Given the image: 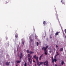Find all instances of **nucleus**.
Instances as JSON below:
<instances>
[{
    "label": "nucleus",
    "instance_id": "obj_37",
    "mask_svg": "<svg viewBox=\"0 0 66 66\" xmlns=\"http://www.w3.org/2000/svg\"><path fill=\"white\" fill-rule=\"evenodd\" d=\"M52 60H54V59H53V57H52Z\"/></svg>",
    "mask_w": 66,
    "mask_h": 66
},
{
    "label": "nucleus",
    "instance_id": "obj_25",
    "mask_svg": "<svg viewBox=\"0 0 66 66\" xmlns=\"http://www.w3.org/2000/svg\"><path fill=\"white\" fill-rule=\"evenodd\" d=\"M44 51H45V47H43L42 48V50H44Z\"/></svg>",
    "mask_w": 66,
    "mask_h": 66
},
{
    "label": "nucleus",
    "instance_id": "obj_22",
    "mask_svg": "<svg viewBox=\"0 0 66 66\" xmlns=\"http://www.w3.org/2000/svg\"><path fill=\"white\" fill-rule=\"evenodd\" d=\"M56 53H57V55H59V53L57 52H56Z\"/></svg>",
    "mask_w": 66,
    "mask_h": 66
},
{
    "label": "nucleus",
    "instance_id": "obj_16",
    "mask_svg": "<svg viewBox=\"0 0 66 66\" xmlns=\"http://www.w3.org/2000/svg\"><path fill=\"white\" fill-rule=\"evenodd\" d=\"M29 39H30V41H31V42H32V41H33V40H32V39H30V38H29Z\"/></svg>",
    "mask_w": 66,
    "mask_h": 66
},
{
    "label": "nucleus",
    "instance_id": "obj_23",
    "mask_svg": "<svg viewBox=\"0 0 66 66\" xmlns=\"http://www.w3.org/2000/svg\"><path fill=\"white\" fill-rule=\"evenodd\" d=\"M41 59H42V57L40 56L39 57V60H41Z\"/></svg>",
    "mask_w": 66,
    "mask_h": 66
},
{
    "label": "nucleus",
    "instance_id": "obj_2",
    "mask_svg": "<svg viewBox=\"0 0 66 66\" xmlns=\"http://www.w3.org/2000/svg\"><path fill=\"white\" fill-rule=\"evenodd\" d=\"M28 56L29 57L28 58V61L29 62L30 64L32 65V56H30V54H29L28 55Z\"/></svg>",
    "mask_w": 66,
    "mask_h": 66
},
{
    "label": "nucleus",
    "instance_id": "obj_41",
    "mask_svg": "<svg viewBox=\"0 0 66 66\" xmlns=\"http://www.w3.org/2000/svg\"><path fill=\"white\" fill-rule=\"evenodd\" d=\"M5 3V4H6V3Z\"/></svg>",
    "mask_w": 66,
    "mask_h": 66
},
{
    "label": "nucleus",
    "instance_id": "obj_9",
    "mask_svg": "<svg viewBox=\"0 0 66 66\" xmlns=\"http://www.w3.org/2000/svg\"><path fill=\"white\" fill-rule=\"evenodd\" d=\"M10 62H9V63H8V62H6V65H10Z\"/></svg>",
    "mask_w": 66,
    "mask_h": 66
},
{
    "label": "nucleus",
    "instance_id": "obj_8",
    "mask_svg": "<svg viewBox=\"0 0 66 66\" xmlns=\"http://www.w3.org/2000/svg\"><path fill=\"white\" fill-rule=\"evenodd\" d=\"M21 61V59H20V61L18 60L16 61V62L17 63H20Z\"/></svg>",
    "mask_w": 66,
    "mask_h": 66
},
{
    "label": "nucleus",
    "instance_id": "obj_1",
    "mask_svg": "<svg viewBox=\"0 0 66 66\" xmlns=\"http://www.w3.org/2000/svg\"><path fill=\"white\" fill-rule=\"evenodd\" d=\"M38 57H37V64L38 66H40V65H43V63L44 64V65L45 66L46 65V66H48L49 65V64L48 63V61H46L45 62H40L39 64V61H38Z\"/></svg>",
    "mask_w": 66,
    "mask_h": 66
},
{
    "label": "nucleus",
    "instance_id": "obj_28",
    "mask_svg": "<svg viewBox=\"0 0 66 66\" xmlns=\"http://www.w3.org/2000/svg\"><path fill=\"white\" fill-rule=\"evenodd\" d=\"M49 49L50 50H52V48H51L50 47L49 48Z\"/></svg>",
    "mask_w": 66,
    "mask_h": 66
},
{
    "label": "nucleus",
    "instance_id": "obj_32",
    "mask_svg": "<svg viewBox=\"0 0 66 66\" xmlns=\"http://www.w3.org/2000/svg\"><path fill=\"white\" fill-rule=\"evenodd\" d=\"M52 52V51H51V50L49 51V52L50 53H51V52Z\"/></svg>",
    "mask_w": 66,
    "mask_h": 66
},
{
    "label": "nucleus",
    "instance_id": "obj_33",
    "mask_svg": "<svg viewBox=\"0 0 66 66\" xmlns=\"http://www.w3.org/2000/svg\"><path fill=\"white\" fill-rule=\"evenodd\" d=\"M33 61L35 63V61L34 60H33Z\"/></svg>",
    "mask_w": 66,
    "mask_h": 66
},
{
    "label": "nucleus",
    "instance_id": "obj_18",
    "mask_svg": "<svg viewBox=\"0 0 66 66\" xmlns=\"http://www.w3.org/2000/svg\"><path fill=\"white\" fill-rule=\"evenodd\" d=\"M15 37L16 38H17V37H18V36L17 35H15Z\"/></svg>",
    "mask_w": 66,
    "mask_h": 66
},
{
    "label": "nucleus",
    "instance_id": "obj_5",
    "mask_svg": "<svg viewBox=\"0 0 66 66\" xmlns=\"http://www.w3.org/2000/svg\"><path fill=\"white\" fill-rule=\"evenodd\" d=\"M33 57L34 59H36V61H37V57L36 56V55H34L33 56Z\"/></svg>",
    "mask_w": 66,
    "mask_h": 66
},
{
    "label": "nucleus",
    "instance_id": "obj_39",
    "mask_svg": "<svg viewBox=\"0 0 66 66\" xmlns=\"http://www.w3.org/2000/svg\"><path fill=\"white\" fill-rule=\"evenodd\" d=\"M54 50L55 51V48H54Z\"/></svg>",
    "mask_w": 66,
    "mask_h": 66
},
{
    "label": "nucleus",
    "instance_id": "obj_38",
    "mask_svg": "<svg viewBox=\"0 0 66 66\" xmlns=\"http://www.w3.org/2000/svg\"><path fill=\"white\" fill-rule=\"evenodd\" d=\"M6 40H7V37L6 38Z\"/></svg>",
    "mask_w": 66,
    "mask_h": 66
},
{
    "label": "nucleus",
    "instance_id": "obj_26",
    "mask_svg": "<svg viewBox=\"0 0 66 66\" xmlns=\"http://www.w3.org/2000/svg\"><path fill=\"white\" fill-rule=\"evenodd\" d=\"M27 53H29V50H27Z\"/></svg>",
    "mask_w": 66,
    "mask_h": 66
},
{
    "label": "nucleus",
    "instance_id": "obj_14",
    "mask_svg": "<svg viewBox=\"0 0 66 66\" xmlns=\"http://www.w3.org/2000/svg\"><path fill=\"white\" fill-rule=\"evenodd\" d=\"M56 16H57V19H58V22H59V18H58V17H57V14H56Z\"/></svg>",
    "mask_w": 66,
    "mask_h": 66
},
{
    "label": "nucleus",
    "instance_id": "obj_21",
    "mask_svg": "<svg viewBox=\"0 0 66 66\" xmlns=\"http://www.w3.org/2000/svg\"><path fill=\"white\" fill-rule=\"evenodd\" d=\"M57 55H56L54 56V58H56V57L57 56Z\"/></svg>",
    "mask_w": 66,
    "mask_h": 66
},
{
    "label": "nucleus",
    "instance_id": "obj_24",
    "mask_svg": "<svg viewBox=\"0 0 66 66\" xmlns=\"http://www.w3.org/2000/svg\"><path fill=\"white\" fill-rule=\"evenodd\" d=\"M39 44V43H38V42H37V46H38V45Z\"/></svg>",
    "mask_w": 66,
    "mask_h": 66
},
{
    "label": "nucleus",
    "instance_id": "obj_19",
    "mask_svg": "<svg viewBox=\"0 0 66 66\" xmlns=\"http://www.w3.org/2000/svg\"><path fill=\"white\" fill-rule=\"evenodd\" d=\"M24 66H27V63H26V62L25 63V64H24Z\"/></svg>",
    "mask_w": 66,
    "mask_h": 66
},
{
    "label": "nucleus",
    "instance_id": "obj_29",
    "mask_svg": "<svg viewBox=\"0 0 66 66\" xmlns=\"http://www.w3.org/2000/svg\"><path fill=\"white\" fill-rule=\"evenodd\" d=\"M52 63H54V59H52Z\"/></svg>",
    "mask_w": 66,
    "mask_h": 66
},
{
    "label": "nucleus",
    "instance_id": "obj_4",
    "mask_svg": "<svg viewBox=\"0 0 66 66\" xmlns=\"http://www.w3.org/2000/svg\"><path fill=\"white\" fill-rule=\"evenodd\" d=\"M61 65H63L64 64H65V63L64 62L63 60H61Z\"/></svg>",
    "mask_w": 66,
    "mask_h": 66
},
{
    "label": "nucleus",
    "instance_id": "obj_3",
    "mask_svg": "<svg viewBox=\"0 0 66 66\" xmlns=\"http://www.w3.org/2000/svg\"><path fill=\"white\" fill-rule=\"evenodd\" d=\"M23 56V55H22V53H21L20 54V59H21V58H22V57Z\"/></svg>",
    "mask_w": 66,
    "mask_h": 66
},
{
    "label": "nucleus",
    "instance_id": "obj_31",
    "mask_svg": "<svg viewBox=\"0 0 66 66\" xmlns=\"http://www.w3.org/2000/svg\"><path fill=\"white\" fill-rule=\"evenodd\" d=\"M22 44H23V45H24V43L23 42V41H22Z\"/></svg>",
    "mask_w": 66,
    "mask_h": 66
},
{
    "label": "nucleus",
    "instance_id": "obj_36",
    "mask_svg": "<svg viewBox=\"0 0 66 66\" xmlns=\"http://www.w3.org/2000/svg\"><path fill=\"white\" fill-rule=\"evenodd\" d=\"M55 66H57V65L56 64L55 65Z\"/></svg>",
    "mask_w": 66,
    "mask_h": 66
},
{
    "label": "nucleus",
    "instance_id": "obj_30",
    "mask_svg": "<svg viewBox=\"0 0 66 66\" xmlns=\"http://www.w3.org/2000/svg\"><path fill=\"white\" fill-rule=\"evenodd\" d=\"M64 32H65V33L66 34V29L65 30Z\"/></svg>",
    "mask_w": 66,
    "mask_h": 66
},
{
    "label": "nucleus",
    "instance_id": "obj_12",
    "mask_svg": "<svg viewBox=\"0 0 66 66\" xmlns=\"http://www.w3.org/2000/svg\"><path fill=\"white\" fill-rule=\"evenodd\" d=\"M35 38L36 39H37V38H38V37H37V36H36V35H35Z\"/></svg>",
    "mask_w": 66,
    "mask_h": 66
},
{
    "label": "nucleus",
    "instance_id": "obj_15",
    "mask_svg": "<svg viewBox=\"0 0 66 66\" xmlns=\"http://www.w3.org/2000/svg\"><path fill=\"white\" fill-rule=\"evenodd\" d=\"M43 24L44 25H45L46 24V22L45 21L43 22Z\"/></svg>",
    "mask_w": 66,
    "mask_h": 66
},
{
    "label": "nucleus",
    "instance_id": "obj_6",
    "mask_svg": "<svg viewBox=\"0 0 66 66\" xmlns=\"http://www.w3.org/2000/svg\"><path fill=\"white\" fill-rule=\"evenodd\" d=\"M48 46H46L45 47V51H46V50H47V48H48Z\"/></svg>",
    "mask_w": 66,
    "mask_h": 66
},
{
    "label": "nucleus",
    "instance_id": "obj_11",
    "mask_svg": "<svg viewBox=\"0 0 66 66\" xmlns=\"http://www.w3.org/2000/svg\"><path fill=\"white\" fill-rule=\"evenodd\" d=\"M63 48H60L59 50L60 51V52L62 51H63Z\"/></svg>",
    "mask_w": 66,
    "mask_h": 66
},
{
    "label": "nucleus",
    "instance_id": "obj_17",
    "mask_svg": "<svg viewBox=\"0 0 66 66\" xmlns=\"http://www.w3.org/2000/svg\"><path fill=\"white\" fill-rule=\"evenodd\" d=\"M54 62H56L57 61L56 59H55V58H54Z\"/></svg>",
    "mask_w": 66,
    "mask_h": 66
},
{
    "label": "nucleus",
    "instance_id": "obj_34",
    "mask_svg": "<svg viewBox=\"0 0 66 66\" xmlns=\"http://www.w3.org/2000/svg\"><path fill=\"white\" fill-rule=\"evenodd\" d=\"M62 4H65V3H64V2H63L62 3Z\"/></svg>",
    "mask_w": 66,
    "mask_h": 66
},
{
    "label": "nucleus",
    "instance_id": "obj_10",
    "mask_svg": "<svg viewBox=\"0 0 66 66\" xmlns=\"http://www.w3.org/2000/svg\"><path fill=\"white\" fill-rule=\"evenodd\" d=\"M29 53L30 54H33V53H34V52H33L31 51H30Z\"/></svg>",
    "mask_w": 66,
    "mask_h": 66
},
{
    "label": "nucleus",
    "instance_id": "obj_13",
    "mask_svg": "<svg viewBox=\"0 0 66 66\" xmlns=\"http://www.w3.org/2000/svg\"><path fill=\"white\" fill-rule=\"evenodd\" d=\"M44 52H45V55H47V50H46L45 51V50Z\"/></svg>",
    "mask_w": 66,
    "mask_h": 66
},
{
    "label": "nucleus",
    "instance_id": "obj_40",
    "mask_svg": "<svg viewBox=\"0 0 66 66\" xmlns=\"http://www.w3.org/2000/svg\"><path fill=\"white\" fill-rule=\"evenodd\" d=\"M62 1H63V0H62L61 1V2H62Z\"/></svg>",
    "mask_w": 66,
    "mask_h": 66
},
{
    "label": "nucleus",
    "instance_id": "obj_27",
    "mask_svg": "<svg viewBox=\"0 0 66 66\" xmlns=\"http://www.w3.org/2000/svg\"><path fill=\"white\" fill-rule=\"evenodd\" d=\"M40 56L41 57H43V54H42L41 56Z\"/></svg>",
    "mask_w": 66,
    "mask_h": 66
},
{
    "label": "nucleus",
    "instance_id": "obj_35",
    "mask_svg": "<svg viewBox=\"0 0 66 66\" xmlns=\"http://www.w3.org/2000/svg\"><path fill=\"white\" fill-rule=\"evenodd\" d=\"M56 48H58V46L56 45Z\"/></svg>",
    "mask_w": 66,
    "mask_h": 66
},
{
    "label": "nucleus",
    "instance_id": "obj_7",
    "mask_svg": "<svg viewBox=\"0 0 66 66\" xmlns=\"http://www.w3.org/2000/svg\"><path fill=\"white\" fill-rule=\"evenodd\" d=\"M59 32H56V33L55 34V35L56 37L57 35H59Z\"/></svg>",
    "mask_w": 66,
    "mask_h": 66
},
{
    "label": "nucleus",
    "instance_id": "obj_20",
    "mask_svg": "<svg viewBox=\"0 0 66 66\" xmlns=\"http://www.w3.org/2000/svg\"><path fill=\"white\" fill-rule=\"evenodd\" d=\"M52 35H51L50 36V38L51 39H52V37H51Z\"/></svg>",
    "mask_w": 66,
    "mask_h": 66
}]
</instances>
